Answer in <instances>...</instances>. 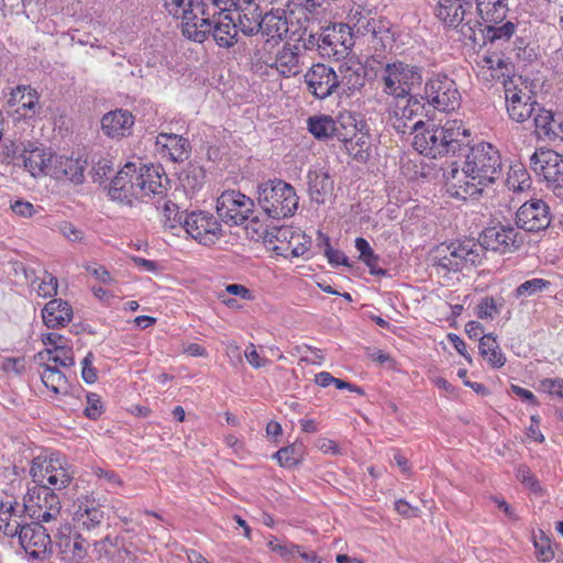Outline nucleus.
Instances as JSON below:
<instances>
[{
    "label": "nucleus",
    "instance_id": "1",
    "mask_svg": "<svg viewBox=\"0 0 563 563\" xmlns=\"http://www.w3.org/2000/svg\"><path fill=\"white\" fill-rule=\"evenodd\" d=\"M30 474L33 482L38 485L37 499L38 503L34 506L31 504L35 489H29V500H24L22 508L29 512L31 519L36 522L54 528L65 523L60 511L59 498L54 494V490L67 487L71 482V475L63 466L59 457L46 459L37 456L33 459L30 468Z\"/></svg>",
    "mask_w": 563,
    "mask_h": 563
},
{
    "label": "nucleus",
    "instance_id": "2",
    "mask_svg": "<svg viewBox=\"0 0 563 563\" xmlns=\"http://www.w3.org/2000/svg\"><path fill=\"white\" fill-rule=\"evenodd\" d=\"M168 188V178L162 167L126 163L112 179L109 196L113 200L131 205L132 198H163Z\"/></svg>",
    "mask_w": 563,
    "mask_h": 563
},
{
    "label": "nucleus",
    "instance_id": "3",
    "mask_svg": "<svg viewBox=\"0 0 563 563\" xmlns=\"http://www.w3.org/2000/svg\"><path fill=\"white\" fill-rule=\"evenodd\" d=\"M467 180L456 196L466 199L479 196L484 188L494 184L503 174V159L499 151L490 143L482 142L470 147L462 167Z\"/></svg>",
    "mask_w": 563,
    "mask_h": 563
},
{
    "label": "nucleus",
    "instance_id": "4",
    "mask_svg": "<svg viewBox=\"0 0 563 563\" xmlns=\"http://www.w3.org/2000/svg\"><path fill=\"white\" fill-rule=\"evenodd\" d=\"M471 133L462 121H446L444 125L426 124L413 136L412 145L421 154L435 158L454 154L468 145Z\"/></svg>",
    "mask_w": 563,
    "mask_h": 563
},
{
    "label": "nucleus",
    "instance_id": "5",
    "mask_svg": "<svg viewBox=\"0 0 563 563\" xmlns=\"http://www.w3.org/2000/svg\"><path fill=\"white\" fill-rule=\"evenodd\" d=\"M257 202L268 217L284 219L294 216L299 198L290 184L275 178L258 185Z\"/></svg>",
    "mask_w": 563,
    "mask_h": 563
},
{
    "label": "nucleus",
    "instance_id": "6",
    "mask_svg": "<svg viewBox=\"0 0 563 563\" xmlns=\"http://www.w3.org/2000/svg\"><path fill=\"white\" fill-rule=\"evenodd\" d=\"M376 76L386 95L404 99L411 95L415 87L422 84L423 68L397 59L385 64Z\"/></svg>",
    "mask_w": 563,
    "mask_h": 563
},
{
    "label": "nucleus",
    "instance_id": "7",
    "mask_svg": "<svg viewBox=\"0 0 563 563\" xmlns=\"http://www.w3.org/2000/svg\"><path fill=\"white\" fill-rule=\"evenodd\" d=\"M484 257L483 245L474 239L455 240L442 243L433 251L434 264L448 272H461L476 266Z\"/></svg>",
    "mask_w": 563,
    "mask_h": 563
},
{
    "label": "nucleus",
    "instance_id": "8",
    "mask_svg": "<svg viewBox=\"0 0 563 563\" xmlns=\"http://www.w3.org/2000/svg\"><path fill=\"white\" fill-rule=\"evenodd\" d=\"M195 2V0H164V9L174 19L181 21L184 36L202 43L211 31V22L209 18H200Z\"/></svg>",
    "mask_w": 563,
    "mask_h": 563
},
{
    "label": "nucleus",
    "instance_id": "9",
    "mask_svg": "<svg viewBox=\"0 0 563 563\" xmlns=\"http://www.w3.org/2000/svg\"><path fill=\"white\" fill-rule=\"evenodd\" d=\"M423 92L421 99L439 111L450 112L460 106L461 93L457 86L445 74H433L426 81Z\"/></svg>",
    "mask_w": 563,
    "mask_h": 563
},
{
    "label": "nucleus",
    "instance_id": "10",
    "mask_svg": "<svg viewBox=\"0 0 563 563\" xmlns=\"http://www.w3.org/2000/svg\"><path fill=\"white\" fill-rule=\"evenodd\" d=\"M51 532H55L53 525L46 526L33 521L21 528L18 540L30 559L44 561L53 553Z\"/></svg>",
    "mask_w": 563,
    "mask_h": 563
},
{
    "label": "nucleus",
    "instance_id": "11",
    "mask_svg": "<svg viewBox=\"0 0 563 563\" xmlns=\"http://www.w3.org/2000/svg\"><path fill=\"white\" fill-rule=\"evenodd\" d=\"M287 19H289V15L285 9H272L262 15L260 21H254L251 27H245L242 22V32L249 36L261 33L262 36L266 37L264 46L266 48V46L273 45V43L278 44L284 38H287L289 30Z\"/></svg>",
    "mask_w": 563,
    "mask_h": 563
},
{
    "label": "nucleus",
    "instance_id": "12",
    "mask_svg": "<svg viewBox=\"0 0 563 563\" xmlns=\"http://www.w3.org/2000/svg\"><path fill=\"white\" fill-rule=\"evenodd\" d=\"M308 129L318 140L335 137L341 142L347 143L356 135L355 119L352 115H341L338 121L331 117H311L308 119Z\"/></svg>",
    "mask_w": 563,
    "mask_h": 563
},
{
    "label": "nucleus",
    "instance_id": "13",
    "mask_svg": "<svg viewBox=\"0 0 563 563\" xmlns=\"http://www.w3.org/2000/svg\"><path fill=\"white\" fill-rule=\"evenodd\" d=\"M54 545L59 563H79L87 555L88 544L68 522L55 528Z\"/></svg>",
    "mask_w": 563,
    "mask_h": 563
},
{
    "label": "nucleus",
    "instance_id": "14",
    "mask_svg": "<svg viewBox=\"0 0 563 563\" xmlns=\"http://www.w3.org/2000/svg\"><path fill=\"white\" fill-rule=\"evenodd\" d=\"M251 198L235 190H227L217 200V213L230 225L242 224L253 213Z\"/></svg>",
    "mask_w": 563,
    "mask_h": 563
},
{
    "label": "nucleus",
    "instance_id": "15",
    "mask_svg": "<svg viewBox=\"0 0 563 563\" xmlns=\"http://www.w3.org/2000/svg\"><path fill=\"white\" fill-rule=\"evenodd\" d=\"M478 244L483 245L484 252L492 250L505 254L519 250L523 244V238L511 225L490 227L483 231Z\"/></svg>",
    "mask_w": 563,
    "mask_h": 563
},
{
    "label": "nucleus",
    "instance_id": "16",
    "mask_svg": "<svg viewBox=\"0 0 563 563\" xmlns=\"http://www.w3.org/2000/svg\"><path fill=\"white\" fill-rule=\"evenodd\" d=\"M183 227L200 244L210 245L221 236V224L203 211L185 214Z\"/></svg>",
    "mask_w": 563,
    "mask_h": 563
},
{
    "label": "nucleus",
    "instance_id": "17",
    "mask_svg": "<svg viewBox=\"0 0 563 563\" xmlns=\"http://www.w3.org/2000/svg\"><path fill=\"white\" fill-rule=\"evenodd\" d=\"M300 47L296 44H284L275 55L264 53L260 59L271 68H275L279 75L289 78L302 70Z\"/></svg>",
    "mask_w": 563,
    "mask_h": 563
},
{
    "label": "nucleus",
    "instance_id": "18",
    "mask_svg": "<svg viewBox=\"0 0 563 563\" xmlns=\"http://www.w3.org/2000/svg\"><path fill=\"white\" fill-rule=\"evenodd\" d=\"M531 169L548 183L563 185V156L553 150L540 148L530 157Z\"/></svg>",
    "mask_w": 563,
    "mask_h": 563
},
{
    "label": "nucleus",
    "instance_id": "19",
    "mask_svg": "<svg viewBox=\"0 0 563 563\" xmlns=\"http://www.w3.org/2000/svg\"><path fill=\"white\" fill-rule=\"evenodd\" d=\"M551 223L549 206L541 199L525 202L516 213V224L527 232H540Z\"/></svg>",
    "mask_w": 563,
    "mask_h": 563
},
{
    "label": "nucleus",
    "instance_id": "20",
    "mask_svg": "<svg viewBox=\"0 0 563 563\" xmlns=\"http://www.w3.org/2000/svg\"><path fill=\"white\" fill-rule=\"evenodd\" d=\"M308 90L318 99L331 96L339 88V76L324 64L313 65L305 75Z\"/></svg>",
    "mask_w": 563,
    "mask_h": 563
},
{
    "label": "nucleus",
    "instance_id": "21",
    "mask_svg": "<svg viewBox=\"0 0 563 563\" xmlns=\"http://www.w3.org/2000/svg\"><path fill=\"white\" fill-rule=\"evenodd\" d=\"M505 97L508 114L514 121L525 122L537 111L538 103L512 82L505 85Z\"/></svg>",
    "mask_w": 563,
    "mask_h": 563
},
{
    "label": "nucleus",
    "instance_id": "22",
    "mask_svg": "<svg viewBox=\"0 0 563 563\" xmlns=\"http://www.w3.org/2000/svg\"><path fill=\"white\" fill-rule=\"evenodd\" d=\"M74 520L78 528L91 531L103 525L104 512L101 509L100 503L95 497L85 495L77 500Z\"/></svg>",
    "mask_w": 563,
    "mask_h": 563
},
{
    "label": "nucleus",
    "instance_id": "23",
    "mask_svg": "<svg viewBox=\"0 0 563 563\" xmlns=\"http://www.w3.org/2000/svg\"><path fill=\"white\" fill-rule=\"evenodd\" d=\"M86 161L67 156L54 155L49 165V176L57 180H68L80 185L85 180Z\"/></svg>",
    "mask_w": 563,
    "mask_h": 563
},
{
    "label": "nucleus",
    "instance_id": "24",
    "mask_svg": "<svg viewBox=\"0 0 563 563\" xmlns=\"http://www.w3.org/2000/svg\"><path fill=\"white\" fill-rule=\"evenodd\" d=\"M134 117L129 110L117 109L103 114L101 130L111 139H122L131 134Z\"/></svg>",
    "mask_w": 563,
    "mask_h": 563
},
{
    "label": "nucleus",
    "instance_id": "25",
    "mask_svg": "<svg viewBox=\"0 0 563 563\" xmlns=\"http://www.w3.org/2000/svg\"><path fill=\"white\" fill-rule=\"evenodd\" d=\"M40 95L30 86H18L12 90L8 100L9 106L16 108V113L23 118H31L40 110Z\"/></svg>",
    "mask_w": 563,
    "mask_h": 563
},
{
    "label": "nucleus",
    "instance_id": "26",
    "mask_svg": "<svg viewBox=\"0 0 563 563\" xmlns=\"http://www.w3.org/2000/svg\"><path fill=\"white\" fill-rule=\"evenodd\" d=\"M156 145L161 146V153L164 156H168L173 162L186 161L189 157L191 150L189 141L177 134H158L156 137Z\"/></svg>",
    "mask_w": 563,
    "mask_h": 563
},
{
    "label": "nucleus",
    "instance_id": "27",
    "mask_svg": "<svg viewBox=\"0 0 563 563\" xmlns=\"http://www.w3.org/2000/svg\"><path fill=\"white\" fill-rule=\"evenodd\" d=\"M42 318L47 328L65 327L73 318L71 306L62 299H53L43 308Z\"/></svg>",
    "mask_w": 563,
    "mask_h": 563
},
{
    "label": "nucleus",
    "instance_id": "28",
    "mask_svg": "<svg viewBox=\"0 0 563 563\" xmlns=\"http://www.w3.org/2000/svg\"><path fill=\"white\" fill-rule=\"evenodd\" d=\"M22 512L24 510L18 503L12 505L0 501V531L8 537H18L21 528L25 525Z\"/></svg>",
    "mask_w": 563,
    "mask_h": 563
},
{
    "label": "nucleus",
    "instance_id": "29",
    "mask_svg": "<svg viewBox=\"0 0 563 563\" xmlns=\"http://www.w3.org/2000/svg\"><path fill=\"white\" fill-rule=\"evenodd\" d=\"M339 88L354 92L365 85V70L360 63H343L339 67Z\"/></svg>",
    "mask_w": 563,
    "mask_h": 563
},
{
    "label": "nucleus",
    "instance_id": "30",
    "mask_svg": "<svg viewBox=\"0 0 563 563\" xmlns=\"http://www.w3.org/2000/svg\"><path fill=\"white\" fill-rule=\"evenodd\" d=\"M24 167L32 176L41 174L49 175V165L54 155L46 153L42 147L24 148L22 153Z\"/></svg>",
    "mask_w": 563,
    "mask_h": 563
},
{
    "label": "nucleus",
    "instance_id": "31",
    "mask_svg": "<svg viewBox=\"0 0 563 563\" xmlns=\"http://www.w3.org/2000/svg\"><path fill=\"white\" fill-rule=\"evenodd\" d=\"M214 16H210L211 31L207 34H212L216 43L221 47H232L238 42L236 25L229 15H224L217 22L213 21Z\"/></svg>",
    "mask_w": 563,
    "mask_h": 563
},
{
    "label": "nucleus",
    "instance_id": "32",
    "mask_svg": "<svg viewBox=\"0 0 563 563\" xmlns=\"http://www.w3.org/2000/svg\"><path fill=\"white\" fill-rule=\"evenodd\" d=\"M434 14L445 25L456 27L464 21L466 10L461 0H439Z\"/></svg>",
    "mask_w": 563,
    "mask_h": 563
},
{
    "label": "nucleus",
    "instance_id": "33",
    "mask_svg": "<svg viewBox=\"0 0 563 563\" xmlns=\"http://www.w3.org/2000/svg\"><path fill=\"white\" fill-rule=\"evenodd\" d=\"M476 10L483 23H501L508 13L507 0H476Z\"/></svg>",
    "mask_w": 563,
    "mask_h": 563
},
{
    "label": "nucleus",
    "instance_id": "34",
    "mask_svg": "<svg viewBox=\"0 0 563 563\" xmlns=\"http://www.w3.org/2000/svg\"><path fill=\"white\" fill-rule=\"evenodd\" d=\"M309 195L317 203H323L327 195L331 194L333 183L329 174L322 169L308 173Z\"/></svg>",
    "mask_w": 563,
    "mask_h": 563
},
{
    "label": "nucleus",
    "instance_id": "35",
    "mask_svg": "<svg viewBox=\"0 0 563 563\" xmlns=\"http://www.w3.org/2000/svg\"><path fill=\"white\" fill-rule=\"evenodd\" d=\"M533 122L538 137H547L549 140L559 137L556 128H561V124L555 122L551 111L538 106L533 114Z\"/></svg>",
    "mask_w": 563,
    "mask_h": 563
},
{
    "label": "nucleus",
    "instance_id": "36",
    "mask_svg": "<svg viewBox=\"0 0 563 563\" xmlns=\"http://www.w3.org/2000/svg\"><path fill=\"white\" fill-rule=\"evenodd\" d=\"M479 352L492 367L499 368L504 366L506 362V357L503 354L496 338L490 333L481 336Z\"/></svg>",
    "mask_w": 563,
    "mask_h": 563
},
{
    "label": "nucleus",
    "instance_id": "37",
    "mask_svg": "<svg viewBox=\"0 0 563 563\" xmlns=\"http://www.w3.org/2000/svg\"><path fill=\"white\" fill-rule=\"evenodd\" d=\"M350 22L353 23V29L366 36L372 31L377 21L375 16L373 15L372 10L366 9L360 4L354 5L349 13Z\"/></svg>",
    "mask_w": 563,
    "mask_h": 563
},
{
    "label": "nucleus",
    "instance_id": "38",
    "mask_svg": "<svg viewBox=\"0 0 563 563\" xmlns=\"http://www.w3.org/2000/svg\"><path fill=\"white\" fill-rule=\"evenodd\" d=\"M368 35L376 49H391L395 42V33L391 31L388 22L378 20L376 25L371 29Z\"/></svg>",
    "mask_w": 563,
    "mask_h": 563
},
{
    "label": "nucleus",
    "instance_id": "39",
    "mask_svg": "<svg viewBox=\"0 0 563 563\" xmlns=\"http://www.w3.org/2000/svg\"><path fill=\"white\" fill-rule=\"evenodd\" d=\"M551 282L543 278H532L520 284L514 291L512 297L525 300L526 298L537 296L551 287Z\"/></svg>",
    "mask_w": 563,
    "mask_h": 563
},
{
    "label": "nucleus",
    "instance_id": "40",
    "mask_svg": "<svg viewBox=\"0 0 563 563\" xmlns=\"http://www.w3.org/2000/svg\"><path fill=\"white\" fill-rule=\"evenodd\" d=\"M38 357L47 362H53L54 365H60L63 367H70L75 364L73 350L66 346H55L54 350L47 349L38 353Z\"/></svg>",
    "mask_w": 563,
    "mask_h": 563
},
{
    "label": "nucleus",
    "instance_id": "41",
    "mask_svg": "<svg viewBox=\"0 0 563 563\" xmlns=\"http://www.w3.org/2000/svg\"><path fill=\"white\" fill-rule=\"evenodd\" d=\"M43 384L55 394H58L62 388L66 387V376L51 364L43 365V372L41 373Z\"/></svg>",
    "mask_w": 563,
    "mask_h": 563
},
{
    "label": "nucleus",
    "instance_id": "42",
    "mask_svg": "<svg viewBox=\"0 0 563 563\" xmlns=\"http://www.w3.org/2000/svg\"><path fill=\"white\" fill-rule=\"evenodd\" d=\"M484 24L486 25L485 30L483 31L484 37L492 43L497 41L507 42L516 31V24L510 21H507L506 23L499 26L498 24L495 23Z\"/></svg>",
    "mask_w": 563,
    "mask_h": 563
},
{
    "label": "nucleus",
    "instance_id": "43",
    "mask_svg": "<svg viewBox=\"0 0 563 563\" xmlns=\"http://www.w3.org/2000/svg\"><path fill=\"white\" fill-rule=\"evenodd\" d=\"M421 109V101L416 96L409 95L407 98L397 99V104L393 110V115H399L402 119L411 121Z\"/></svg>",
    "mask_w": 563,
    "mask_h": 563
},
{
    "label": "nucleus",
    "instance_id": "44",
    "mask_svg": "<svg viewBox=\"0 0 563 563\" xmlns=\"http://www.w3.org/2000/svg\"><path fill=\"white\" fill-rule=\"evenodd\" d=\"M318 245L319 247L323 249V253L331 265H344L349 267L351 266V264L349 263V258L345 256V254L339 250L332 249L329 238L322 234L321 232H319L318 235Z\"/></svg>",
    "mask_w": 563,
    "mask_h": 563
},
{
    "label": "nucleus",
    "instance_id": "45",
    "mask_svg": "<svg viewBox=\"0 0 563 563\" xmlns=\"http://www.w3.org/2000/svg\"><path fill=\"white\" fill-rule=\"evenodd\" d=\"M301 455L300 448L291 444L279 449L274 454V457L278 461L280 466L290 468L300 462Z\"/></svg>",
    "mask_w": 563,
    "mask_h": 563
},
{
    "label": "nucleus",
    "instance_id": "46",
    "mask_svg": "<svg viewBox=\"0 0 563 563\" xmlns=\"http://www.w3.org/2000/svg\"><path fill=\"white\" fill-rule=\"evenodd\" d=\"M300 238V234H295L291 228L289 227H279V228H273L271 231L267 232L266 241L269 244H273L274 242L280 243L279 245L287 246L289 245V241L291 243L294 240H298Z\"/></svg>",
    "mask_w": 563,
    "mask_h": 563
},
{
    "label": "nucleus",
    "instance_id": "47",
    "mask_svg": "<svg viewBox=\"0 0 563 563\" xmlns=\"http://www.w3.org/2000/svg\"><path fill=\"white\" fill-rule=\"evenodd\" d=\"M477 64L482 75L485 76L489 71L492 78L499 77V70L506 66L505 60L497 55L483 56Z\"/></svg>",
    "mask_w": 563,
    "mask_h": 563
},
{
    "label": "nucleus",
    "instance_id": "48",
    "mask_svg": "<svg viewBox=\"0 0 563 563\" xmlns=\"http://www.w3.org/2000/svg\"><path fill=\"white\" fill-rule=\"evenodd\" d=\"M196 8H198V12L200 18H209L220 15V13L224 10L225 0H195Z\"/></svg>",
    "mask_w": 563,
    "mask_h": 563
},
{
    "label": "nucleus",
    "instance_id": "49",
    "mask_svg": "<svg viewBox=\"0 0 563 563\" xmlns=\"http://www.w3.org/2000/svg\"><path fill=\"white\" fill-rule=\"evenodd\" d=\"M113 170V161L111 157H100L98 161H93L92 166V178L93 181L101 183L104 178H108L109 174Z\"/></svg>",
    "mask_w": 563,
    "mask_h": 563
},
{
    "label": "nucleus",
    "instance_id": "50",
    "mask_svg": "<svg viewBox=\"0 0 563 563\" xmlns=\"http://www.w3.org/2000/svg\"><path fill=\"white\" fill-rule=\"evenodd\" d=\"M393 128L400 134H411L419 132L424 125V122L422 120L416 121L413 124H409V121L406 119H402L399 115H393Z\"/></svg>",
    "mask_w": 563,
    "mask_h": 563
},
{
    "label": "nucleus",
    "instance_id": "51",
    "mask_svg": "<svg viewBox=\"0 0 563 563\" xmlns=\"http://www.w3.org/2000/svg\"><path fill=\"white\" fill-rule=\"evenodd\" d=\"M57 278L46 273L37 286V294L43 298L53 297L57 294Z\"/></svg>",
    "mask_w": 563,
    "mask_h": 563
},
{
    "label": "nucleus",
    "instance_id": "52",
    "mask_svg": "<svg viewBox=\"0 0 563 563\" xmlns=\"http://www.w3.org/2000/svg\"><path fill=\"white\" fill-rule=\"evenodd\" d=\"M163 211L164 217L166 218V223H168L169 228H175L177 223L183 225L185 216L179 213L178 208L174 202L166 201Z\"/></svg>",
    "mask_w": 563,
    "mask_h": 563
},
{
    "label": "nucleus",
    "instance_id": "53",
    "mask_svg": "<svg viewBox=\"0 0 563 563\" xmlns=\"http://www.w3.org/2000/svg\"><path fill=\"white\" fill-rule=\"evenodd\" d=\"M497 313H499V308L493 297L484 298L477 306V316L481 319H492Z\"/></svg>",
    "mask_w": 563,
    "mask_h": 563
},
{
    "label": "nucleus",
    "instance_id": "54",
    "mask_svg": "<svg viewBox=\"0 0 563 563\" xmlns=\"http://www.w3.org/2000/svg\"><path fill=\"white\" fill-rule=\"evenodd\" d=\"M338 42L339 37L334 31L320 34V53L323 55L338 54V49L335 48Z\"/></svg>",
    "mask_w": 563,
    "mask_h": 563
},
{
    "label": "nucleus",
    "instance_id": "55",
    "mask_svg": "<svg viewBox=\"0 0 563 563\" xmlns=\"http://www.w3.org/2000/svg\"><path fill=\"white\" fill-rule=\"evenodd\" d=\"M289 19H287V23L289 25V30L287 32V37L290 40L299 41L300 35H306L307 27H303L300 20L295 16L292 11L288 12Z\"/></svg>",
    "mask_w": 563,
    "mask_h": 563
},
{
    "label": "nucleus",
    "instance_id": "56",
    "mask_svg": "<svg viewBox=\"0 0 563 563\" xmlns=\"http://www.w3.org/2000/svg\"><path fill=\"white\" fill-rule=\"evenodd\" d=\"M534 547L537 549V556L541 561H550L553 558V551L551 547L548 544V539L544 537L543 532L540 531V540L534 536L533 538Z\"/></svg>",
    "mask_w": 563,
    "mask_h": 563
},
{
    "label": "nucleus",
    "instance_id": "57",
    "mask_svg": "<svg viewBox=\"0 0 563 563\" xmlns=\"http://www.w3.org/2000/svg\"><path fill=\"white\" fill-rule=\"evenodd\" d=\"M92 362L93 354L91 352H89L81 362V377L87 384H93L98 378L97 371L92 366Z\"/></svg>",
    "mask_w": 563,
    "mask_h": 563
},
{
    "label": "nucleus",
    "instance_id": "58",
    "mask_svg": "<svg viewBox=\"0 0 563 563\" xmlns=\"http://www.w3.org/2000/svg\"><path fill=\"white\" fill-rule=\"evenodd\" d=\"M542 390L550 395L556 396L563 399V379L561 378H545L540 382Z\"/></svg>",
    "mask_w": 563,
    "mask_h": 563
},
{
    "label": "nucleus",
    "instance_id": "59",
    "mask_svg": "<svg viewBox=\"0 0 563 563\" xmlns=\"http://www.w3.org/2000/svg\"><path fill=\"white\" fill-rule=\"evenodd\" d=\"M87 404L88 406L85 409L86 417L90 419H97L102 413V406L100 402V397L97 394H88L87 395Z\"/></svg>",
    "mask_w": 563,
    "mask_h": 563
},
{
    "label": "nucleus",
    "instance_id": "60",
    "mask_svg": "<svg viewBox=\"0 0 563 563\" xmlns=\"http://www.w3.org/2000/svg\"><path fill=\"white\" fill-rule=\"evenodd\" d=\"M92 473L99 479H103L106 483H108L111 488H114L115 486H122L123 484L120 476L113 471L104 470L102 467H93Z\"/></svg>",
    "mask_w": 563,
    "mask_h": 563
},
{
    "label": "nucleus",
    "instance_id": "61",
    "mask_svg": "<svg viewBox=\"0 0 563 563\" xmlns=\"http://www.w3.org/2000/svg\"><path fill=\"white\" fill-rule=\"evenodd\" d=\"M60 233L71 242H80L84 239V233L79 229H77L70 222H64L59 227Z\"/></svg>",
    "mask_w": 563,
    "mask_h": 563
},
{
    "label": "nucleus",
    "instance_id": "62",
    "mask_svg": "<svg viewBox=\"0 0 563 563\" xmlns=\"http://www.w3.org/2000/svg\"><path fill=\"white\" fill-rule=\"evenodd\" d=\"M517 477L522 484L527 485L533 492L539 490V488H540L539 483H538L537 478L530 473L528 467H526V466L519 467L518 472H517Z\"/></svg>",
    "mask_w": 563,
    "mask_h": 563
},
{
    "label": "nucleus",
    "instance_id": "63",
    "mask_svg": "<svg viewBox=\"0 0 563 563\" xmlns=\"http://www.w3.org/2000/svg\"><path fill=\"white\" fill-rule=\"evenodd\" d=\"M11 209L15 214L24 218H31L36 212L35 207L31 202L23 200L14 201L11 205Z\"/></svg>",
    "mask_w": 563,
    "mask_h": 563
},
{
    "label": "nucleus",
    "instance_id": "64",
    "mask_svg": "<svg viewBox=\"0 0 563 563\" xmlns=\"http://www.w3.org/2000/svg\"><path fill=\"white\" fill-rule=\"evenodd\" d=\"M223 292H225L227 295L229 294V295L238 296L244 300L253 299L252 291L249 288H246L245 286L240 285V284L228 285Z\"/></svg>",
    "mask_w": 563,
    "mask_h": 563
}]
</instances>
